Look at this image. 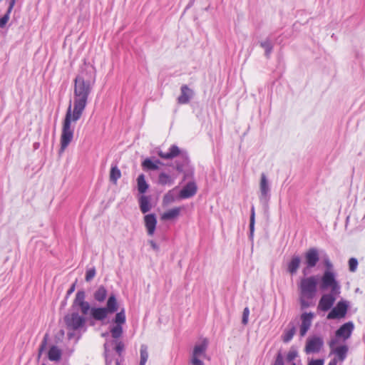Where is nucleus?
Segmentation results:
<instances>
[{
    "label": "nucleus",
    "mask_w": 365,
    "mask_h": 365,
    "mask_svg": "<svg viewBox=\"0 0 365 365\" xmlns=\"http://www.w3.org/2000/svg\"><path fill=\"white\" fill-rule=\"evenodd\" d=\"M93 86V84L74 80L73 106L72 108L70 102L63 122L60 153H63L73 140L74 133L73 123L81 118Z\"/></svg>",
    "instance_id": "f257e3e1"
},
{
    "label": "nucleus",
    "mask_w": 365,
    "mask_h": 365,
    "mask_svg": "<svg viewBox=\"0 0 365 365\" xmlns=\"http://www.w3.org/2000/svg\"><path fill=\"white\" fill-rule=\"evenodd\" d=\"M86 317L81 316L78 312L67 314L64 317V322L68 331L67 336L68 339L74 338L77 334L78 336L76 338V341L79 339L81 332L86 331Z\"/></svg>",
    "instance_id": "f03ea898"
},
{
    "label": "nucleus",
    "mask_w": 365,
    "mask_h": 365,
    "mask_svg": "<svg viewBox=\"0 0 365 365\" xmlns=\"http://www.w3.org/2000/svg\"><path fill=\"white\" fill-rule=\"evenodd\" d=\"M158 155L163 159L171 160L175 158H178L175 160V169L178 172H182L184 168L189 163V157L185 150H180L177 145H172L168 149V152L164 153L162 150L158 152Z\"/></svg>",
    "instance_id": "7ed1b4c3"
},
{
    "label": "nucleus",
    "mask_w": 365,
    "mask_h": 365,
    "mask_svg": "<svg viewBox=\"0 0 365 365\" xmlns=\"http://www.w3.org/2000/svg\"><path fill=\"white\" fill-rule=\"evenodd\" d=\"M118 310V302L114 294L109 296L106 307H93L91 309V316L96 321H103L109 314Z\"/></svg>",
    "instance_id": "20e7f679"
},
{
    "label": "nucleus",
    "mask_w": 365,
    "mask_h": 365,
    "mask_svg": "<svg viewBox=\"0 0 365 365\" xmlns=\"http://www.w3.org/2000/svg\"><path fill=\"white\" fill-rule=\"evenodd\" d=\"M335 272L324 271L321 278L319 288L322 291L330 289L334 293H340L341 286L336 279Z\"/></svg>",
    "instance_id": "39448f33"
},
{
    "label": "nucleus",
    "mask_w": 365,
    "mask_h": 365,
    "mask_svg": "<svg viewBox=\"0 0 365 365\" xmlns=\"http://www.w3.org/2000/svg\"><path fill=\"white\" fill-rule=\"evenodd\" d=\"M317 276L302 278L299 284L301 295L307 299H312L317 292Z\"/></svg>",
    "instance_id": "423d86ee"
},
{
    "label": "nucleus",
    "mask_w": 365,
    "mask_h": 365,
    "mask_svg": "<svg viewBox=\"0 0 365 365\" xmlns=\"http://www.w3.org/2000/svg\"><path fill=\"white\" fill-rule=\"evenodd\" d=\"M207 347L208 340L205 338L195 344L191 358V364L192 365H204L203 361L200 359L205 357Z\"/></svg>",
    "instance_id": "0eeeda50"
},
{
    "label": "nucleus",
    "mask_w": 365,
    "mask_h": 365,
    "mask_svg": "<svg viewBox=\"0 0 365 365\" xmlns=\"http://www.w3.org/2000/svg\"><path fill=\"white\" fill-rule=\"evenodd\" d=\"M96 76V71L95 67L91 64L85 63L76 77L75 80L81 82L88 83L90 84H95Z\"/></svg>",
    "instance_id": "6e6552de"
},
{
    "label": "nucleus",
    "mask_w": 365,
    "mask_h": 365,
    "mask_svg": "<svg viewBox=\"0 0 365 365\" xmlns=\"http://www.w3.org/2000/svg\"><path fill=\"white\" fill-rule=\"evenodd\" d=\"M86 293L83 290H79L77 292L76 294V297L73 300L72 307L76 308L78 307L82 314L81 316L86 317L88 312H91V309L93 307H91L88 302L86 301Z\"/></svg>",
    "instance_id": "1a4fd4ad"
},
{
    "label": "nucleus",
    "mask_w": 365,
    "mask_h": 365,
    "mask_svg": "<svg viewBox=\"0 0 365 365\" xmlns=\"http://www.w3.org/2000/svg\"><path fill=\"white\" fill-rule=\"evenodd\" d=\"M306 267L302 269L304 275L309 273V269L314 267L319 260V254L317 248L312 247L307 250L304 255Z\"/></svg>",
    "instance_id": "9d476101"
},
{
    "label": "nucleus",
    "mask_w": 365,
    "mask_h": 365,
    "mask_svg": "<svg viewBox=\"0 0 365 365\" xmlns=\"http://www.w3.org/2000/svg\"><path fill=\"white\" fill-rule=\"evenodd\" d=\"M349 306V304L347 301L344 299L340 300L327 314V318L328 319H336L345 317Z\"/></svg>",
    "instance_id": "9b49d317"
},
{
    "label": "nucleus",
    "mask_w": 365,
    "mask_h": 365,
    "mask_svg": "<svg viewBox=\"0 0 365 365\" xmlns=\"http://www.w3.org/2000/svg\"><path fill=\"white\" fill-rule=\"evenodd\" d=\"M338 339H331L329 342V346L331 349V352L334 354L336 356V361L342 362L346 357L349 347L346 344L340 345L336 346L339 344Z\"/></svg>",
    "instance_id": "f8f14e48"
},
{
    "label": "nucleus",
    "mask_w": 365,
    "mask_h": 365,
    "mask_svg": "<svg viewBox=\"0 0 365 365\" xmlns=\"http://www.w3.org/2000/svg\"><path fill=\"white\" fill-rule=\"evenodd\" d=\"M340 293H334L330 292L329 293L324 294L319 301L317 309L322 312H327L334 305L336 297Z\"/></svg>",
    "instance_id": "ddd939ff"
},
{
    "label": "nucleus",
    "mask_w": 365,
    "mask_h": 365,
    "mask_svg": "<svg viewBox=\"0 0 365 365\" xmlns=\"http://www.w3.org/2000/svg\"><path fill=\"white\" fill-rule=\"evenodd\" d=\"M324 346V341L320 336L309 337L307 339L304 348L305 352L309 354L318 353Z\"/></svg>",
    "instance_id": "4468645a"
},
{
    "label": "nucleus",
    "mask_w": 365,
    "mask_h": 365,
    "mask_svg": "<svg viewBox=\"0 0 365 365\" xmlns=\"http://www.w3.org/2000/svg\"><path fill=\"white\" fill-rule=\"evenodd\" d=\"M354 325L352 322H348L341 325L335 333V337L334 339H338V341L342 339L343 341L349 339L354 331Z\"/></svg>",
    "instance_id": "2eb2a0df"
},
{
    "label": "nucleus",
    "mask_w": 365,
    "mask_h": 365,
    "mask_svg": "<svg viewBox=\"0 0 365 365\" xmlns=\"http://www.w3.org/2000/svg\"><path fill=\"white\" fill-rule=\"evenodd\" d=\"M314 314L312 312L303 313L301 315L302 324L300 325L299 333L302 336H304L309 329Z\"/></svg>",
    "instance_id": "dca6fc26"
},
{
    "label": "nucleus",
    "mask_w": 365,
    "mask_h": 365,
    "mask_svg": "<svg viewBox=\"0 0 365 365\" xmlns=\"http://www.w3.org/2000/svg\"><path fill=\"white\" fill-rule=\"evenodd\" d=\"M259 189H260V200L267 201L269 198V186L268 184V180L264 173L261 174V179L259 183Z\"/></svg>",
    "instance_id": "f3484780"
},
{
    "label": "nucleus",
    "mask_w": 365,
    "mask_h": 365,
    "mask_svg": "<svg viewBox=\"0 0 365 365\" xmlns=\"http://www.w3.org/2000/svg\"><path fill=\"white\" fill-rule=\"evenodd\" d=\"M181 93L178 98V102L180 104H187L194 95L192 90L188 88L187 85H182L180 88Z\"/></svg>",
    "instance_id": "a211bd4d"
},
{
    "label": "nucleus",
    "mask_w": 365,
    "mask_h": 365,
    "mask_svg": "<svg viewBox=\"0 0 365 365\" xmlns=\"http://www.w3.org/2000/svg\"><path fill=\"white\" fill-rule=\"evenodd\" d=\"M144 221L148 235H153L157 225L155 215L154 214L146 215L144 217Z\"/></svg>",
    "instance_id": "6ab92c4d"
},
{
    "label": "nucleus",
    "mask_w": 365,
    "mask_h": 365,
    "mask_svg": "<svg viewBox=\"0 0 365 365\" xmlns=\"http://www.w3.org/2000/svg\"><path fill=\"white\" fill-rule=\"evenodd\" d=\"M196 192V184L194 182H190L181 190L180 197L182 199L189 198L195 195Z\"/></svg>",
    "instance_id": "aec40b11"
},
{
    "label": "nucleus",
    "mask_w": 365,
    "mask_h": 365,
    "mask_svg": "<svg viewBox=\"0 0 365 365\" xmlns=\"http://www.w3.org/2000/svg\"><path fill=\"white\" fill-rule=\"evenodd\" d=\"M162 164L159 160H152L150 158H146L142 163V168L145 171L157 170L159 169V165Z\"/></svg>",
    "instance_id": "412c9836"
},
{
    "label": "nucleus",
    "mask_w": 365,
    "mask_h": 365,
    "mask_svg": "<svg viewBox=\"0 0 365 365\" xmlns=\"http://www.w3.org/2000/svg\"><path fill=\"white\" fill-rule=\"evenodd\" d=\"M300 262H301V258L299 256H298V255L293 256L287 265L288 272L291 274H295L299 267Z\"/></svg>",
    "instance_id": "4be33fe9"
},
{
    "label": "nucleus",
    "mask_w": 365,
    "mask_h": 365,
    "mask_svg": "<svg viewBox=\"0 0 365 365\" xmlns=\"http://www.w3.org/2000/svg\"><path fill=\"white\" fill-rule=\"evenodd\" d=\"M48 358L52 361H58L61 358V351L56 346H52L48 352Z\"/></svg>",
    "instance_id": "5701e85b"
},
{
    "label": "nucleus",
    "mask_w": 365,
    "mask_h": 365,
    "mask_svg": "<svg viewBox=\"0 0 365 365\" xmlns=\"http://www.w3.org/2000/svg\"><path fill=\"white\" fill-rule=\"evenodd\" d=\"M107 289L104 286H100L94 292L93 297L96 301L103 302L107 297Z\"/></svg>",
    "instance_id": "b1692460"
},
{
    "label": "nucleus",
    "mask_w": 365,
    "mask_h": 365,
    "mask_svg": "<svg viewBox=\"0 0 365 365\" xmlns=\"http://www.w3.org/2000/svg\"><path fill=\"white\" fill-rule=\"evenodd\" d=\"M158 182L161 185H170L173 184L174 179L169 174L162 172L159 174Z\"/></svg>",
    "instance_id": "393cba45"
},
{
    "label": "nucleus",
    "mask_w": 365,
    "mask_h": 365,
    "mask_svg": "<svg viewBox=\"0 0 365 365\" xmlns=\"http://www.w3.org/2000/svg\"><path fill=\"white\" fill-rule=\"evenodd\" d=\"M138 190L140 193H145L148 189V184L145 181V175L140 174L137 178Z\"/></svg>",
    "instance_id": "a878e982"
},
{
    "label": "nucleus",
    "mask_w": 365,
    "mask_h": 365,
    "mask_svg": "<svg viewBox=\"0 0 365 365\" xmlns=\"http://www.w3.org/2000/svg\"><path fill=\"white\" fill-rule=\"evenodd\" d=\"M180 208L175 207L173 209L169 210L168 211L164 212L161 216V219L163 220H172V219L176 218L180 215Z\"/></svg>",
    "instance_id": "bb28decb"
},
{
    "label": "nucleus",
    "mask_w": 365,
    "mask_h": 365,
    "mask_svg": "<svg viewBox=\"0 0 365 365\" xmlns=\"http://www.w3.org/2000/svg\"><path fill=\"white\" fill-rule=\"evenodd\" d=\"M140 208L143 213L149 212L151 209V205L148 197L142 195L139 200Z\"/></svg>",
    "instance_id": "cd10ccee"
},
{
    "label": "nucleus",
    "mask_w": 365,
    "mask_h": 365,
    "mask_svg": "<svg viewBox=\"0 0 365 365\" xmlns=\"http://www.w3.org/2000/svg\"><path fill=\"white\" fill-rule=\"evenodd\" d=\"M121 177V173L120 170L118 168L116 165L112 166L110 171V180L114 183L116 184L118 180Z\"/></svg>",
    "instance_id": "c85d7f7f"
},
{
    "label": "nucleus",
    "mask_w": 365,
    "mask_h": 365,
    "mask_svg": "<svg viewBox=\"0 0 365 365\" xmlns=\"http://www.w3.org/2000/svg\"><path fill=\"white\" fill-rule=\"evenodd\" d=\"M14 6V1L9 3V6L7 9L6 13L0 18V28H4L9 19V15Z\"/></svg>",
    "instance_id": "c756f323"
},
{
    "label": "nucleus",
    "mask_w": 365,
    "mask_h": 365,
    "mask_svg": "<svg viewBox=\"0 0 365 365\" xmlns=\"http://www.w3.org/2000/svg\"><path fill=\"white\" fill-rule=\"evenodd\" d=\"M104 349L106 365H120V362L118 359L113 360L112 359H110L108 343H106L104 344Z\"/></svg>",
    "instance_id": "7c9ffc66"
},
{
    "label": "nucleus",
    "mask_w": 365,
    "mask_h": 365,
    "mask_svg": "<svg viewBox=\"0 0 365 365\" xmlns=\"http://www.w3.org/2000/svg\"><path fill=\"white\" fill-rule=\"evenodd\" d=\"M140 361L139 365H145L148 359V346L145 344L140 346Z\"/></svg>",
    "instance_id": "2f4dec72"
},
{
    "label": "nucleus",
    "mask_w": 365,
    "mask_h": 365,
    "mask_svg": "<svg viewBox=\"0 0 365 365\" xmlns=\"http://www.w3.org/2000/svg\"><path fill=\"white\" fill-rule=\"evenodd\" d=\"M295 327L294 326L289 329H286L282 336V340L284 343L289 342L294 336L295 334Z\"/></svg>",
    "instance_id": "473e14b6"
},
{
    "label": "nucleus",
    "mask_w": 365,
    "mask_h": 365,
    "mask_svg": "<svg viewBox=\"0 0 365 365\" xmlns=\"http://www.w3.org/2000/svg\"><path fill=\"white\" fill-rule=\"evenodd\" d=\"M114 322L116 325L122 326L125 322V311L123 309L120 312H118L115 317Z\"/></svg>",
    "instance_id": "72a5a7b5"
},
{
    "label": "nucleus",
    "mask_w": 365,
    "mask_h": 365,
    "mask_svg": "<svg viewBox=\"0 0 365 365\" xmlns=\"http://www.w3.org/2000/svg\"><path fill=\"white\" fill-rule=\"evenodd\" d=\"M260 46L264 49L265 51V56L268 58L272 53L273 45L269 40H266L264 41H262L260 43Z\"/></svg>",
    "instance_id": "f704fd0d"
},
{
    "label": "nucleus",
    "mask_w": 365,
    "mask_h": 365,
    "mask_svg": "<svg viewBox=\"0 0 365 365\" xmlns=\"http://www.w3.org/2000/svg\"><path fill=\"white\" fill-rule=\"evenodd\" d=\"M111 336L113 339H118L123 334V327L120 325H115L110 329Z\"/></svg>",
    "instance_id": "c9c22d12"
},
{
    "label": "nucleus",
    "mask_w": 365,
    "mask_h": 365,
    "mask_svg": "<svg viewBox=\"0 0 365 365\" xmlns=\"http://www.w3.org/2000/svg\"><path fill=\"white\" fill-rule=\"evenodd\" d=\"M358 266V261L356 258L351 257L349 259V269L351 272H354Z\"/></svg>",
    "instance_id": "e433bc0d"
},
{
    "label": "nucleus",
    "mask_w": 365,
    "mask_h": 365,
    "mask_svg": "<svg viewBox=\"0 0 365 365\" xmlns=\"http://www.w3.org/2000/svg\"><path fill=\"white\" fill-rule=\"evenodd\" d=\"M113 343L115 344V351L120 356L125 348L124 344L122 341H114Z\"/></svg>",
    "instance_id": "4c0bfd02"
},
{
    "label": "nucleus",
    "mask_w": 365,
    "mask_h": 365,
    "mask_svg": "<svg viewBox=\"0 0 365 365\" xmlns=\"http://www.w3.org/2000/svg\"><path fill=\"white\" fill-rule=\"evenodd\" d=\"M254 226H255V208H254V207H252L251 209L250 222V229L251 235L253 234Z\"/></svg>",
    "instance_id": "58836bf2"
},
{
    "label": "nucleus",
    "mask_w": 365,
    "mask_h": 365,
    "mask_svg": "<svg viewBox=\"0 0 365 365\" xmlns=\"http://www.w3.org/2000/svg\"><path fill=\"white\" fill-rule=\"evenodd\" d=\"M324 264L326 267V270L325 271H330V272H334V266L331 263V262L330 261L329 258V257H325L324 259Z\"/></svg>",
    "instance_id": "ea45409f"
},
{
    "label": "nucleus",
    "mask_w": 365,
    "mask_h": 365,
    "mask_svg": "<svg viewBox=\"0 0 365 365\" xmlns=\"http://www.w3.org/2000/svg\"><path fill=\"white\" fill-rule=\"evenodd\" d=\"M96 275V269L91 268L88 270H87L86 274L85 279L86 282L91 281Z\"/></svg>",
    "instance_id": "a19ab883"
},
{
    "label": "nucleus",
    "mask_w": 365,
    "mask_h": 365,
    "mask_svg": "<svg viewBox=\"0 0 365 365\" xmlns=\"http://www.w3.org/2000/svg\"><path fill=\"white\" fill-rule=\"evenodd\" d=\"M297 356V351L295 349H290L287 355V359L289 361H293Z\"/></svg>",
    "instance_id": "79ce46f5"
},
{
    "label": "nucleus",
    "mask_w": 365,
    "mask_h": 365,
    "mask_svg": "<svg viewBox=\"0 0 365 365\" xmlns=\"http://www.w3.org/2000/svg\"><path fill=\"white\" fill-rule=\"evenodd\" d=\"M249 314H250V310L247 307H245L243 311L242 319V323L245 325L247 324L248 322Z\"/></svg>",
    "instance_id": "37998d69"
},
{
    "label": "nucleus",
    "mask_w": 365,
    "mask_h": 365,
    "mask_svg": "<svg viewBox=\"0 0 365 365\" xmlns=\"http://www.w3.org/2000/svg\"><path fill=\"white\" fill-rule=\"evenodd\" d=\"M46 344H47V335H46L41 342V344L39 347V350H38V358L41 356L42 352L43 351V350L46 349Z\"/></svg>",
    "instance_id": "c03bdc74"
},
{
    "label": "nucleus",
    "mask_w": 365,
    "mask_h": 365,
    "mask_svg": "<svg viewBox=\"0 0 365 365\" xmlns=\"http://www.w3.org/2000/svg\"><path fill=\"white\" fill-rule=\"evenodd\" d=\"M273 365H284V359L281 352L277 354Z\"/></svg>",
    "instance_id": "a18cd8bd"
},
{
    "label": "nucleus",
    "mask_w": 365,
    "mask_h": 365,
    "mask_svg": "<svg viewBox=\"0 0 365 365\" xmlns=\"http://www.w3.org/2000/svg\"><path fill=\"white\" fill-rule=\"evenodd\" d=\"M308 365H324L323 359L312 360Z\"/></svg>",
    "instance_id": "49530a36"
},
{
    "label": "nucleus",
    "mask_w": 365,
    "mask_h": 365,
    "mask_svg": "<svg viewBox=\"0 0 365 365\" xmlns=\"http://www.w3.org/2000/svg\"><path fill=\"white\" fill-rule=\"evenodd\" d=\"M76 289V284H73L71 287L69 288V289L67 291V297H68L70 294H71L74 290Z\"/></svg>",
    "instance_id": "de8ad7c7"
},
{
    "label": "nucleus",
    "mask_w": 365,
    "mask_h": 365,
    "mask_svg": "<svg viewBox=\"0 0 365 365\" xmlns=\"http://www.w3.org/2000/svg\"><path fill=\"white\" fill-rule=\"evenodd\" d=\"M150 245H151L152 248L155 250H158L159 247L157 245V244L153 241V240H150Z\"/></svg>",
    "instance_id": "09e8293b"
},
{
    "label": "nucleus",
    "mask_w": 365,
    "mask_h": 365,
    "mask_svg": "<svg viewBox=\"0 0 365 365\" xmlns=\"http://www.w3.org/2000/svg\"><path fill=\"white\" fill-rule=\"evenodd\" d=\"M301 305L302 307H309V304L303 299V297L302 296L301 298Z\"/></svg>",
    "instance_id": "8fccbe9b"
},
{
    "label": "nucleus",
    "mask_w": 365,
    "mask_h": 365,
    "mask_svg": "<svg viewBox=\"0 0 365 365\" xmlns=\"http://www.w3.org/2000/svg\"><path fill=\"white\" fill-rule=\"evenodd\" d=\"M336 363H337V361L335 358V359H332L331 361H330V362L329 363L328 365H336Z\"/></svg>",
    "instance_id": "3c124183"
},
{
    "label": "nucleus",
    "mask_w": 365,
    "mask_h": 365,
    "mask_svg": "<svg viewBox=\"0 0 365 365\" xmlns=\"http://www.w3.org/2000/svg\"><path fill=\"white\" fill-rule=\"evenodd\" d=\"M13 1H14V4H15V3H16V0H11V1H10V2H13Z\"/></svg>",
    "instance_id": "603ef678"
},
{
    "label": "nucleus",
    "mask_w": 365,
    "mask_h": 365,
    "mask_svg": "<svg viewBox=\"0 0 365 365\" xmlns=\"http://www.w3.org/2000/svg\"><path fill=\"white\" fill-rule=\"evenodd\" d=\"M292 365H296L295 364H292Z\"/></svg>",
    "instance_id": "864d4df0"
},
{
    "label": "nucleus",
    "mask_w": 365,
    "mask_h": 365,
    "mask_svg": "<svg viewBox=\"0 0 365 365\" xmlns=\"http://www.w3.org/2000/svg\"><path fill=\"white\" fill-rule=\"evenodd\" d=\"M42 365H45V364H42Z\"/></svg>",
    "instance_id": "5fc2aeb1"
}]
</instances>
